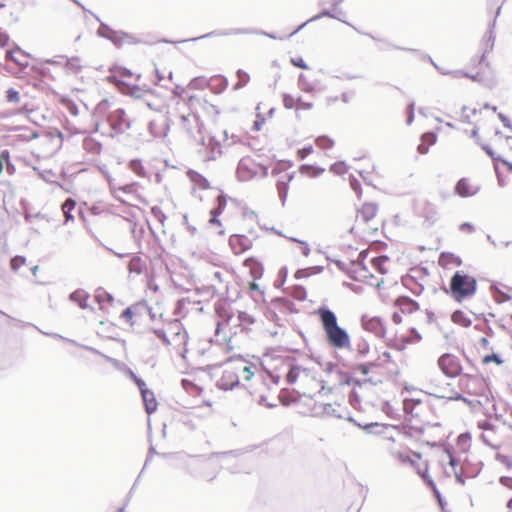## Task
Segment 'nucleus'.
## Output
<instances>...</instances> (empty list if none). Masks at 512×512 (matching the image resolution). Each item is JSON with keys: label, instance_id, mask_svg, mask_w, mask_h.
<instances>
[{"label": "nucleus", "instance_id": "obj_46", "mask_svg": "<svg viewBox=\"0 0 512 512\" xmlns=\"http://www.w3.org/2000/svg\"><path fill=\"white\" fill-rule=\"evenodd\" d=\"M350 185H351V188L356 192V194L358 196H361L362 191H361V185H360L359 181L353 178L350 180Z\"/></svg>", "mask_w": 512, "mask_h": 512}, {"label": "nucleus", "instance_id": "obj_19", "mask_svg": "<svg viewBox=\"0 0 512 512\" xmlns=\"http://www.w3.org/2000/svg\"><path fill=\"white\" fill-rule=\"evenodd\" d=\"M358 172L362 179L369 185L376 187L381 182L382 176L371 162L364 163Z\"/></svg>", "mask_w": 512, "mask_h": 512}, {"label": "nucleus", "instance_id": "obj_29", "mask_svg": "<svg viewBox=\"0 0 512 512\" xmlns=\"http://www.w3.org/2000/svg\"><path fill=\"white\" fill-rule=\"evenodd\" d=\"M323 171H324L323 169L316 167V166L302 165L299 168L298 176L301 177L302 181L304 182L305 177L315 178V177H318Z\"/></svg>", "mask_w": 512, "mask_h": 512}, {"label": "nucleus", "instance_id": "obj_56", "mask_svg": "<svg viewBox=\"0 0 512 512\" xmlns=\"http://www.w3.org/2000/svg\"><path fill=\"white\" fill-rule=\"evenodd\" d=\"M218 200H219V208L221 207L222 205V196L221 195H218L217 196Z\"/></svg>", "mask_w": 512, "mask_h": 512}, {"label": "nucleus", "instance_id": "obj_53", "mask_svg": "<svg viewBox=\"0 0 512 512\" xmlns=\"http://www.w3.org/2000/svg\"><path fill=\"white\" fill-rule=\"evenodd\" d=\"M459 318H462V313L461 312H455L453 315H452V320L454 322H459Z\"/></svg>", "mask_w": 512, "mask_h": 512}, {"label": "nucleus", "instance_id": "obj_54", "mask_svg": "<svg viewBox=\"0 0 512 512\" xmlns=\"http://www.w3.org/2000/svg\"><path fill=\"white\" fill-rule=\"evenodd\" d=\"M449 463L452 467L457 465L456 460L451 455H449Z\"/></svg>", "mask_w": 512, "mask_h": 512}, {"label": "nucleus", "instance_id": "obj_23", "mask_svg": "<svg viewBox=\"0 0 512 512\" xmlns=\"http://www.w3.org/2000/svg\"><path fill=\"white\" fill-rule=\"evenodd\" d=\"M187 177L193 183L194 190H208L210 189L209 181L199 172L194 170H189L187 172Z\"/></svg>", "mask_w": 512, "mask_h": 512}, {"label": "nucleus", "instance_id": "obj_5", "mask_svg": "<svg viewBox=\"0 0 512 512\" xmlns=\"http://www.w3.org/2000/svg\"><path fill=\"white\" fill-rule=\"evenodd\" d=\"M221 369L218 385L224 390L233 389L238 385L240 377L244 381H249L254 374L251 371V366L243 357L230 358L221 366Z\"/></svg>", "mask_w": 512, "mask_h": 512}, {"label": "nucleus", "instance_id": "obj_42", "mask_svg": "<svg viewBox=\"0 0 512 512\" xmlns=\"http://www.w3.org/2000/svg\"><path fill=\"white\" fill-rule=\"evenodd\" d=\"M6 99L8 102H19L20 100V97H19V93L14 90V89H9L7 92H6Z\"/></svg>", "mask_w": 512, "mask_h": 512}, {"label": "nucleus", "instance_id": "obj_7", "mask_svg": "<svg viewBox=\"0 0 512 512\" xmlns=\"http://www.w3.org/2000/svg\"><path fill=\"white\" fill-rule=\"evenodd\" d=\"M157 334L171 352L180 357H185L188 335L180 321L174 320L167 323Z\"/></svg>", "mask_w": 512, "mask_h": 512}, {"label": "nucleus", "instance_id": "obj_33", "mask_svg": "<svg viewBox=\"0 0 512 512\" xmlns=\"http://www.w3.org/2000/svg\"><path fill=\"white\" fill-rule=\"evenodd\" d=\"M389 262L388 257L380 256L372 259L371 264L375 270H377L381 274H385L387 272V264Z\"/></svg>", "mask_w": 512, "mask_h": 512}, {"label": "nucleus", "instance_id": "obj_4", "mask_svg": "<svg viewBox=\"0 0 512 512\" xmlns=\"http://www.w3.org/2000/svg\"><path fill=\"white\" fill-rule=\"evenodd\" d=\"M316 314L320 319L327 343L335 349L349 348L350 336L338 325L335 313L326 308H319Z\"/></svg>", "mask_w": 512, "mask_h": 512}, {"label": "nucleus", "instance_id": "obj_30", "mask_svg": "<svg viewBox=\"0 0 512 512\" xmlns=\"http://www.w3.org/2000/svg\"><path fill=\"white\" fill-rule=\"evenodd\" d=\"M6 58H7V60L12 61L19 66H24L26 64V55L19 48H15V49H11V50L7 51Z\"/></svg>", "mask_w": 512, "mask_h": 512}, {"label": "nucleus", "instance_id": "obj_50", "mask_svg": "<svg viewBox=\"0 0 512 512\" xmlns=\"http://www.w3.org/2000/svg\"><path fill=\"white\" fill-rule=\"evenodd\" d=\"M120 190H123L124 192H127V193H133V192H136V185L135 184H129V185H126L122 188H120Z\"/></svg>", "mask_w": 512, "mask_h": 512}, {"label": "nucleus", "instance_id": "obj_49", "mask_svg": "<svg viewBox=\"0 0 512 512\" xmlns=\"http://www.w3.org/2000/svg\"><path fill=\"white\" fill-rule=\"evenodd\" d=\"M313 107V104L310 103V102H305L303 101L301 98H299V106H298V110L299 109H311Z\"/></svg>", "mask_w": 512, "mask_h": 512}, {"label": "nucleus", "instance_id": "obj_11", "mask_svg": "<svg viewBox=\"0 0 512 512\" xmlns=\"http://www.w3.org/2000/svg\"><path fill=\"white\" fill-rule=\"evenodd\" d=\"M268 174V165L260 157L245 156L237 167V177L241 181L262 178Z\"/></svg>", "mask_w": 512, "mask_h": 512}, {"label": "nucleus", "instance_id": "obj_40", "mask_svg": "<svg viewBox=\"0 0 512 512\" xmlns=\"http://www.w3.org/2000/svg\"><path fill=\"white\" fill-rule=\"evenodd\" d=\"M490 362H494L496 365H501L503 360L496 354L486 355L483 357V364H489Z\"/></svg>", "mask_w": 512, "mask_h": 512}, {"label": "nucleus", "instance_id": "obj_21", "mask_svg": "<svg viewBox=\"0 0 512 512\" xmlns=\"http://www.w3.org/2000/svg\"><path fill=\"white\" fill-rule=\"evenodd\" d=\"M229 246L234 254L240 255L249 250L252 246V243L248 237L236 234L230 236Z\"/></svg>", "mask_w": 512, "mask_h": 512}, {"label": "nucleus", "instance_id": "obj_9", "mask_svg": "<svg viewBox=\"0 0 512 512\" xmlns=\"http://www.w3.org/2000/svg\"><path fill=\"white\" fill-rule=\"evenodd\" d=\"M379 207L376 203L365 202L356 212L352 230L363 236L372 235L379 229Z\"/></svg>", "mask_w": 512, "mask_h": 512}, {"label": "nucleus", "instance_id": "obj_26", "mask_svg": "<svg viewBox=\"0 0 512 512\" xmlns=\"http://www.w3.org/2000/svg\"><path fill=\"white\" fill-rule=\"evenodd\" d=\"M391 362V355L389 352L384 351L381 355H379L377 362L370 363V364H360L358 365V370L366 375L368 374L369 370L373 366H386Z\"/></svg>", "mask_w": 512, "mask_h": 512}, {"label": "nucleus", "instance_id": "obj_35", "mask_svg": "<svg viewBox=\"0 0 512 512\" xmlns=\"http://www.w3.org/2000/svg\"><path fill=\"white\" fill-rule=\"evenodd\" d=\"M76 203L73 199H67L61 206L66 221L73 220L72 211L75 209Z\"/></svg>", "mask_w": 512, "mask_h": 512}, {"label": "nucleus", "instance_id": "obj_16", "mask_svg": "<svg viewBox=\"0 0 512 512\" xmlns=\"http://www.w3.org/2000/svg\"><path fill=\"white\" fill-rule=\"evenodd\" d=\"M479 427L482 429L480 438L485 444L494 449H499L503 445H505L506 436L503 429L494 427L488 422H483L479 424Z\"/></svg>", "mask_w": 512, "mask_h": 512}, {"label": "nucleus", "instance_id": "obj_2", "mask_svg": "<svg viewBox=\"0 0 512 512\" xmlns=\"http://www.w3.org/2000/svg\"><path fill=\"white\" fill-rule=\"evenodd\" d=\"M188 107V114L179 115L177 126L178 129L187 136H195L200 134L201 125L198 114L207 110L209 105L206 98L201 94H195L188 97L187 101L178 99L175 103L174 114H180L184 107Z\"/></svg>", "mask_w": 512, "mask_h": 512}, {"label": "nucleus", "instance_id": "obj_6", "mask_svg": "<svg viewBox=\"0 0 512 512\" xmlns=\"http://www.w3.org/2000/svg\"><path fill=\"white\" fill-rule=\"evenodd\" d=\"M494 36L491 31H487L482 39L479 41L477 46L475 47L473 56L471 58V71L474 72L472 74V78L475 80H481L490 66V56L494 47Z\"/></svg>", "mask_w": 512, "mask_h": 512}, {"label": "nucleus", "instance_id": "obj_13", "mask_svg": "<svg viewBox=\"0 0 512 512\" xmlns=\"http://www.w3.org/2000/svg\"><path fill=\"white\" fill-rule=\"evenodd\" d=\"M477 289L476 279L464 272H456L450 280V291L457 301L473 296Z\"/></svg>", "mask_w": 512, "mask_h": 512}, {"label": "nucleus", "instance_id": "obj_15", "mask_svg": "<svg viewBox=\"0 0 512 512\" xmlns=\"http://www.w3.org/2000/svg\"><path fill=\"white\" fill-rule=\"evenodd\" d=\"M437 364L441 372L449 378H455L459 375H462L464 372V367L461 359L452 353H444L442 354L438 360Z\"/></svg>", "mask_w": 512, "mask_h": 512}, {"label": "nucleus", "instance_id": "obj_18", "mask_svg": "<svg viewBox=\"0 0 512 512\" xmlns=\"http://www.w3.org/2000/svg\"><path fill=\"white\" fill-rule=\"evenodd\" d=\"M509 140H512L509 139V138H503L502 136H498L497 134L495 135V138L493 139L492 141V146L493 147H490V146H486L485 147V150L487 151V153H489L492 157H494L496 160L500 161L504 166H506V168L508 169V171H510L512 173V163L503 159L499 153V151L501 150L502 146L504 143H507L509 142Z\"/></svg>", "mask_w": 512, "mask_h": 512}, {"label": "nucleus", "instance_id": "obj_14", "mask_svg": "<svg viewBox=\"0 0 512 512\" xmlns=\"http://www.w3.org/2000/svg\"><path fill=\"white\" fill-rule=\"evenodd\" d=\"M459 387L469 395H480L483 390V380L478 369L471 363L469 372L459 375Z\"/></svg>", "mask_w": 512, "mask_h": 512}, {"label": "nucleus", "instance_id": "obj_44", "mask_svg": "<svg viewBox=\"0 0 512 512\" xmlns=\"http://www.w3.org/2000/svg\"><path fill=\"white\" fill-rule=\"evenodd\" d=\"M9 41V35L2 28H0V48L6 47Z\"/></svg>", "mask_w": 512, "mask_h": 512}, {"label": "nucleus", "instance_id": "obj_36", "mask_svg": "<svg viewBox=\"0 0 512 512\" xmlns=\"http://www.w3.org/2000/svg\"><path fill=\"white\" fill-rule=\"evenodd\" d=\"M283 105L287 109H296L298 110L299 106V98H295L292 95L284 94L283 96Z\"/></svg>", "mask_w": 512, "mask_h": 512}, {"label": "nucleus", "instance_id": "obj_1", "mask_svg": "<svg viewBox=\"0 0 512 512\" xmlns=\"http://www.w3.org/2000/svg\"><path fill=\"white\" fill-rule=\"evenodd\" d=\"M403 409L406 418L399 428L401 449H409L412 444H430V438L427 435L431 428L429 406L421 401L407 399L403 403Z\"/></svg>", "mask_w": 512, "mask_h": 512}, {"label": "nucleus", "instance_id": "obj_32", "mask_svg": "<svg viewBox=\"0 0 512 512\" xmlns=\"http://www.w3.org/2000/svg\"><path fill=\"white\" fill-rule=\"evenodd\" d=\"M396 305L400 308L402 312H412L417 309L416 302L406 297L398 298L396 300Z\"/></svg>", "mask_w": 512, "mask_h": 512}, {"label": "nucleus", "instance_id": "obj_25", "mask_svg": "<svg viewBox=\"0 0 512 512\" xmlns=\"http://www.w3.org/2000/svg\"><path fill=\"white\" fill-rule=\"evenodd\" d=\"M144 309L140 305H133L123 311L121 317L130 325H134L141 318V310Z\"/></svg>", "mask_w": 512, "mask_h": 512}, {"label": "nucleus", "instance_id": "obj_52", "mask_svg": "<svg viewBox=\"0 0 512 512\" xmlns=\"http://www.w3.org/2000/svg\"><path fill=\"white\" fill-rule=\"evenodd\" d=\"M392 321L395 324H400L402 322V317H401L400 313L394 312L392 315Z\"/></svg>", "mask_w": 512, "mask_h": 512}, {"label": "nucleus", "instance_id": "obj_55", "mask_svg": "<svg viewBox=\"0 0 512 512\" xmlns=\"http://www.w3.org/2000/svg\"><path fill=\"white\" fill-rule=\"evenodd\" d=\"M480 341H481V344H482L484 347H487V346H488V344H489L488 339H487V338H485V337H482Z\"/></svg>", "mask_w": 512, "mask_h": 512}, {"label": "nucleus", "instance_id": "obj_17", "mask_svg": "<svg viewBox=\"0 0 512 512\" xmlns=\"http://www.w3.org/2000/svg\"><path fill=\"white\" fill-rule=\"evenodd\" d=\"M480 190V186L471 178H461L455 185V193L463 198L472 197Z\"/></svg>", "mask_w": 512, "mask_h": 512}, {"label": "nucleus", "instance_id": "obj_28", "mask_svg": "<svg viewBox=\"0 0 512 512\" xmlns=\"http://www.w3.org/2000/svg\"><path fill=\"white\" fill-rule=\"evenodd\" d=\"M437 140V137L432 132L424 133L421 137V142L418 145V152L420 154H425L428 152L429 147L432 146Z\"/></svg>", "mask_w": 512, "mask_h": 512}, {"label": "nucleus", "instance_id": "obj_8", "mask_svg": "<svg viewBox=\"0 0 512 512\" xmlns=\"http://www.w3.org/2000/svg\"><path fill=\"white\" fill-rule=\"evenodd\" d=\"M287 380L294 384V389L299 395L313 398L323 386L313 373L301 367H293L287 374Z\"/></svg>", "mask_w": 512, "mask_h": 512}, {"label": "nucleus", "instance_id": "obj_34", "mask_svg": "<svg viewBox=\"0 0 512 512\" xmlns=\"http://www.w3.org/2000/svg\"><path fill=\"white\" fill-rule=\"evenodd\" d=\"M236 77H237V81L234 84L235 90H239V89L245 87L250 81V76H249L248 72H246L242 69H239L237 71Z\"/></svg>", "mask_w": 512, "mask_h": 512}, {"label": "nucleus", "instance_id": "obj_41", "mask_svg": "<svg viewBox=\"0 0 512 512\" xmlns=\"http://www.w3.org/2000/svg\"><path fill=\"white\" fill-rule=\"evenodd\" d=\"M26 260L24 257L15 256L11 259L10 265L13 270L19 269L21 266L25 264Z\"/></svg>", "mask_w": 512, "mask_h": 512}, {"label": "nucleus", "instance_id": "obj_51", "mask_svg": "<svg viewBox=\"0 0 512 512\" xmlns=\"http://www.w3.org/2000/svg\"><path fill=\"white\" fill-rule=\"evenodd\" d=\"M221 211H218L216 209H213L211 210V219H210V223L214 224V223H218V220H217V215L220 213Z\"/></svg>", "mask_w": 512, "mask_h": 512}, {"label": "nucleus", "instance_id": "obj_57", "mask_svg": "<svg viewBox=\"0 0 512 512\" xmlns=\"http://www.w3.org/2000/svg\"><path fill=\"white\" fill-rule=\"evenodd\" d=\"M250 286H251V289H256L257 288V285L255 283H251Z\"/></svg>", "mask_w": 512, "mask_h": 512}, {"label": "nucleus", "instance_id": "obj_10", "mask_svg": "<svg viewBox=\"0 0 512 512\" xmlns=\"http://www.w3.org/2000/svg\"><path fill=\"white\" fill-rule=\"evenodd\" d=\"M139 78V75H136L124 67L114 68L111 70V74L109 76L110 81L119 86L123 93L129 94L135 98H142L149 92V90L136 83Z\"/></svg>", "mask_w": 512, "mask_h": 512}, {"label": "nucleus", "instance_id": "obj_39", "mask_svg": "<svg viewBox=\"0 0 512 512\" xmlns=\"http://www.w3.org/2000/svg\"><path fill=\"white\" fill-rule=\"evenodd\" d=\"M70 298L72 300L78 301L81 307H84L86 304L83 302H86L87 296L82 291H75L71 294Z\"/></svg>", "mask_w": 512, "mask_h": 512}, {"label": "nucleus", "instance_id": "obj_20", "mask_svg": "<svg viewBox=\"0 0 512 512\" xmlns=\"http://www.w3.org/2000/svg\"><path fill=\"white\" fill-rule=\"evenodd\" d=\"M362 326L366 331L371 332L378 337H385V327L383 321L379 317H363Z\"/></svg>", "mask_w": 512, "mask_h": 512}, {"label": "nucleus", "instance_id": "obj_45", "mask_svg": "<svg viewBox=\"0 0 512 512\" xmlns=\"http://www.w3.org/2000/svg\"><path fill=\"white\" fill-rule=\"evenodd\" d=\"M132 377H133L134 382L138 386L141 394L143 393V391H147L148 390V388L146 387L145 382L142 379L138 378L135 375H133Z\"/></svg>", "mask_w": 512, "mask_h": 512}, {"label": "nucleus", "instance_id": "obj_12", "mask_svg": "<svg viewBox=\"0 0 512 512\" xmlns=\"http://www.w3.org/2000/svg\"><path fill=\"white\" fill-rule=\"evenodd\" d=\"M394 458H396L402 464H409L413 467L417 474L423 478L428 484L432 485V479L428 475V463L423 458L419 451L409 449H399L392 452Z\"/></svg>", "mask_w": 512, "mask_h": 512}, {"label": "nucleus", "instance_id": "obj_31", "mask_svg": "<svg viewBox=\"0 0 512 512\" xmlns=\"http://www.w3.org/2000/svg\"><path fill=\"white\" fill-rule=\"evenodd\" d=\"M145 262L140 257H133L128 263V269L131 273L141 274L145 269Z\"/></svg>", "mask_w": 512, "mask_h": 512}, {"label": "nucleus", "instance_id": "obj_47", "mask_svg": "<svg viewBox=\"0 0 512 512\" xmlns=\"http://www.w3.org/2000/svg\"><path fill=\"white\" fill-rule=\"evenodd\" d=\"M406 114H407V123L410 124L412 122L413 116H414V105L413 104H409L406 107Z\"/></svg>", "mask_w": 512, "mask_h": 512}, {"label": "nucleus", "instance_id": "obj_3", "mask_svg": "<svg viewBox=\"0 0 512 512\" xmlns=\"http://www.w3.org/2000/svg\"><path fill=\"white\" fill-rule=\"evenodd\" d=\"M287 162L279 161L272 168V175L276 179L278 196L283 203L289 197H296L302 190V178L290 170Z\"/></svg>", "mask_w": 512, "mask_h": 512}, {"label": "nucleus", "instance_id": "obj_22", "mask_svg": "<svg viewBox=\"0 0 512 512\" xmlns=\"http://www.w3.org/2000/svg\"><path fill=\"white\" fill-rule=\"evenodd\" d=\"M243 265L249 270V274L254 281L262 277L264 268L257 258L249 257L244 261Z\"/></svg>", "mask_w": 512, "mask_h": 512}, {"label": "nucleus", "instance_id": "obj_38", "mask_svg": "<svg viewBox=\"0 0 512 512\" xmlns=\"http://www.w3.org/2000/svg\"><path fill=\"white\" fill-rule=\"evenodd\" d=\"M290 62L293 66L300 68V69H308V65L306 61L301 56H294L291 57Z\"/></svg>", "mask_w": 512, "mask_h": 512}, {"label": "nucleus", "instance_id": "obj_48", "mask_svg": "<svg viewBox=\"0 0 512 512\" xmlns=\"http://www.w3.org/2000/svg\"><path fill=\"white\" fill-rule=\"evenodd\" d=\"M257 120L254 121V124H253V130L254 131H259L262 127V125L264 124V118H261L259 117V115L257 116Z\"/></svg>", "mask_w": 512, "mask_h": 512}, {"label": "nucleus", "instance_id": "obj_24", "mask_svg": "<svg viewBox=\"0 0 512 512\" xmlns=\"http://www.w3.org/2000/svg\"><path fill=\"white\" fill-rule=\"evenodd\" d=\"M438 263L441 267L450 269L459 267L462 264L461 259L453 253L443 252L440 254Z\"/></svg>", "mask_w": 512, "mask_h": 512}, {"label": "nucleus", "instance_id": "obj_37", "mask_svg": "<svg viewBox=\"0 0 512 512\" xmlns=\"http://www.w3.org/2000/svg\"><path fill=\"white\" fill-rule=\"evenodd\" d=\"M317 147L320 149H329L334 145V141L328 136H320L315 140Z\"/></svg>", "mask_w": 512, "mask_h": 512}, {"label": "nucleus", "instance_id": "obj_43", "mask_svg": "<svg viewBox=\"0 0 512 512\" xmlns=\"http://www.w3.org/2000/svg\"><path fill=\"white\" fill-rule=\"evenodd\" d=\"M312 152H313V147L311 145H309L307 147H303V148L299 149L297 152V155H298L299 159H304L308 155H310Z\"/></svg>", "mask_w": 512, "mask_h": 512}, {"label": "nucleus", "instance_id": "obj_27", "mask_svg": "<svg viewBox=\"0 0 512 512\" xmlns=\"http://www.w3.org/2000/svg\"><path fill=\"white\" fill-rule=\"evenodd\" d=\"M141 396L146 412L148 414H152L153 412H155L157 410L158 403L154 393L148 389L147 391H143Z\"/></svg>", "mask_w": 512, "mask_h": 512}]
</instances>
